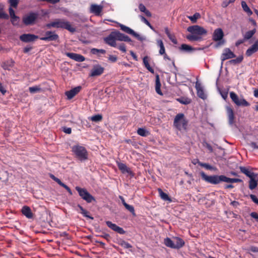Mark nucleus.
<instances>
[{"label": "nucleus", "instance_id": "f257e3e1", "mask_svg": "<svg viewBox=\"0 0 258 258\" xmlns=\"http://www.w3.org/2000/svg\"><path fill=\"white\" fill-rule=\"evenodd\" d=\"M200 174L202 179H203L208 183H210L213 184H218L221 182H225L227 183H236L243 182L242 180L240 178H231L223 175H214L208 176L206 175L203 171L201 172Z\"/></svg>", "mask_w": 258, "mask_h": 258}, {"label": "nucleus", "instance_id": "f03ea898", "mask_svg": "<svg viewBox=\"0 0 258 258\" xmlns=\"http://www.w3.org/2000/svg\"><path fill=\"white\" fill-rule=\"evenodd\" d=\"M187 30L191 33L186 37V39L190 41H200L202 40V35L207 34V31L199 25L189 26L187 28Z\"/></svg>", "mask_w": 258, "mask_h": 258}, {"label": "nucleus", "instance_id": "7ed1b4c3", "mask_svg": "<svg viewBox=\"0 0 258 258\" xmlns=\"http://www.w3.org/2000/svg\"><path fill=\"white\" fill-rule=\"evenodd\" d=\"M45 26L47 29L51 28H62L72 33L76 31V28L73 27L69 21L64 19H55L53 21L46 24Z\"/></svg>", "mask_w": 258, "mask_h": 258}, {"label": "nucleus", "instance_id": "20e7f679", "mask_svg": "<svg viewBox=\"0 0 258 258\" xmlns=\"http://www.w3.org/2000/svg\"><path fill=\"white\" fill-rule=\"evenodd\" d=\"M188 123V120L184 117V114L178 113L174 117L173 126L180 132H187Z\"/></svg>", "mask_w": 258, "mask_h": 258}, {"label": "nucleus", "instance_id": "39448f33", "mask_svg": "<svg viewBox=\"0 0 258 258\" xmlns=\"http://www.w3.org/2000/svg\"><path fill=\"white\" fill-rule=\"evenodd\" d=\"M72 152L76 158L81 161H84L88 158V153L86 148L79 145L74 146L72 147Z\"/></svg>", "mask_w": 258, "mask_h": 258}, {"label": "nucleus", "instance_id": "423d86ee", "mask_svg": "<svg viewBox=\"0 0 258 258\" xmlns=\"http://www.w3.org/2000/svg\"><path fill=\"white\" fill-rule=\"evenodd\" d=\"M224 33L221 28H217L215 29L213 34L212 39L217 43L215 44V47L218 48L225 43V40L223 39Z\"/></svg>", "mask_w": 258, "mask_h": 258}, {"label": "nucleus", "instance_id": "0eeeda50", "mask_svg": "<svg viewBox=\"0 0 258 258\" xmlns=\"http://www.w3.org/2000/svg\"><path fill=\"white\" fill-rule=\"evenodd\" d=\"M79 196L81 198L88 203H91L93 201H95V199L92 196L85 188H82L79 186L75 187Z\"/></svg>", "mask_w": 258, "mask_h": 258}, {"label": "nucleus", "instance_id": "6e6552de", "mask_svg": "<svg viewBox=\"0 0 258 258\" xmlns=\"http://www.w3.org/2000/svg\"><path fill=\"white\" fill-rule=\"evenodd\" d=\"M230 97L232 101L237 106L247 107L250 105V103L247 102L243 97L239 98L238 95L234 92L230 93Z\"/></svg>", "mask_w": 258, "mask_h": 258}, {"label": "nucleus", "instance_id": "1a4fd4ad", "mask_svg": "<svg viewBox=\"0 0 258 258\" xmlns=\"http://www.w3.org/2000/svg\"><path fill=\"white\" fill-rule=\"evenodd\" d=\"M39 14L37 12H30L22 18L23 23L26 26L34 25L38 19Z\"/></svg>", "mask_w": 258, "mask_h": 258}, {"label": "nucleus", "instance_id": "9d476101", "mask_svg": "<svg viewBox=\"0 0 258 258\" xmlns=\"http://www.w3.org/2000/svg\"><path fill=\"white\" fill-rule=\"evenodd\" d=\"M58 38V35L54 31H46L45 36L39 38L40 40L45 41H56Z\"/></svg>", "mask_w": 258, "mask_h": 258}, {"label": "nucleus", "instance_id": "9b49d317", "mask_svg": "<svg viewBox=\"0 0 258 258\" xmlns=\"http://www.w3.org/2000/svg\"><path fill=\"white\" fill-rule=\"evenodd\" d=\"M104 40L105 42L109 45L114 47H116L117 37L115 31L111 32L108 36L104 38Z\"/></svg>", "mask_w": 258, "mask_h": 258}, {"label": "nucleus", "instance_id": "f8f14e48", "mask_svg": "<svg viewBox=\"0 0 258 258\" xmlns=\"http://www.w3.org/2000/svg\"><path fill=\"white\" fill-rule=\"evenodd\" d=\"M119 27L121 30H122L123 31L127 34L132 35V36L136 38L138 40L140 41L143 40L144 39L139 34L135 32L133 29H132L130 27L121 24H119Z\"/></svg>", "mask_w": 258, "mask_h": 258}, {"label": "nucleus", "instance_id": "ddd939ff", "mask_svg": "<svg viewBox=\"0 0 258 258\" xmlns=\"http://www.w3.org/2000/svg\"><path fill=\"white\" fill-rule=\"evenodd\" d=\"M39 37L33 34H23L20 36V40L24 42L28 43L35 41Z\"/></svg>", "mask_w": 258, "mask_h": 258}, {"label": "nucleus", "instance_id": "4468645a", "mask_svg": "<svg viewBox=\"0 0 258 258\" xmlns=\"http://www.w3.org/2000/svg\"><path fill=\"white\" fill-rule=\"evenodd\" d=\"M104 71V68L99 64L95 65L91 70L90 77H96L101 76Z\"/></svg>", "mask_w": 258, "mask_h": 258}, {"label": "nucleus", "instance_id": "2eb2a0df", "mask_svg": "<svg viewBox=\"0 0 258 258\" xmlns=\"http://www.w3.org/2000/svg\"><path fill=\"white\" fill-rule=\"evenodd\" d=\"M235 56V54L229 48H225L221 55L222 64H223V61L225 60L234 58Z\"/></svg>", "mask_w": 258, "mask_h": 258}, {"label": "nucleus", "instance_id": "dca6fc26", "mask_svg": "<svg viewBox=\"0 0 258 258\" xmlns=\"http://www.w3.org/2000/svg\"><path fill=\"white\" fill-rule=\"evenodd\" d=\"M226 113L227 115L228 123L230 125H232L235 123V115L233 109L230 106L226 107Z\"/></svg>", "mask_w": 258, "mask_h": 258}, {"label": "nucleus", "instance_id": "f3484780", "mask_svg": "<svg viewBox=\"0 0 258 258\" xmlns=\"http://www.w3.org/2000/svg\"><path fill=\"white\" fill-rule=\"evenodd\" d=\"M106 224L108 227L120 234H124L125 233V231H124L122 228L117 226L115 224L112 223L111 221H106Z\"/></svg>", "mask_w": 258, "mask_h": 258}, {"label": "nucleus", "instance_id": "a211bd4d", "mask_svg": "<svg viewBox=\"0 0 258 258\" xmlns=\"http://www.w3.org/2000/svg\"><path fill=\"white\" fill-rule=\"evenodd\" d=\"M103 9V7L101 5L92 4L90 8V12L97 16H101Z\"/></svg>", "mask_w": 258, "mask_h": 258}, {"label": "nucleus", "instance_id": "6ab92c4d", "mask_svg": "<svg viewBox=\"0 0 258 258\" xmlns=\"http://www.w3.org/2000/svg\"><path fill=\"white\" fill-rule=\"evenodd\" d=\"M82 87L79 86L73 89H72L70 91H66L65 94L67 96L68 99H71L74 97L78 93H79Z\"/></svg>", "mask_w": 258, "mask_h": 258}, {"label": "nucleus", "instance_id": "aec40b11", "mask_svg": "<svg viewBox=\"0 0 258 258\" xmlns=\"http://www.w3.org/2000/svg\"><path fill=\"white\" fill-rule=\"evenodd\" d=\"M117 165L118 169L123 174L127 173L132 176H134V173L125 164L121 162H117Z\"/></svg>", "mask_w": 258, "mask_h": 258}, {"label": "nucleus", "instance_id": "412c9836", "mask_svg": "<svg viewBox=\"0 0 258 258\" xmlns=\"http://www.w3.org/2000/svg\"><path fill=\"white\" fill-rule=\"evenodd\" d=\"M66 54L70 58L77 61L82 62L85 60V57L80 54L72 52H67Z\"/></svg>", "mask_w": 258, "mask_h": 258}, {"label": "nucleus", "instance_id": "4be33fe9", "mask_svg": "<svg viewBox=\"0 0 258 258\" xmlns=\"http://www.w3.org/2000/svg\"><path fill=\"white\" fill-rule=\"evenodd\" d=\"M21 213L28 219H32L33 218L34 214L29 206H23L21 209Z\"/></svg>", "mask_w": 258, "mask_h": 258}, {"label": "nucleus", "instance_id": "5701e85b", "mask_svg": "<svg viewBox=\"0 0 258 258\" xmlns=\"http://www.w3.org/2000/svg\"><path fill=\"white\" fill-rule=\"evenodd\" d=\"M258 51V39L256 40L253 44L247 49L245 54L247 56H251L252 54Z\"/></svg>", "mask_w": 258, "mask_h": 258}, {"label": "nucleus", "instance_id": "b1692460", "mask_svg": "<svg viewBox=\"0 0 258 258\" xmlns=\"http://www.w3.org/2000/svg\"><path fill=\"white\" fill-rule=\"evenodd\" d=\"M195 88L197 90V95L201 99H205L207 97L206 95L204 93V91L199 82H196Z\"/></svg>", "mask_w": 258, "mask_h": 258}, {"label": "nucleus", "instance_id": "393cba45", "mask_svg": "<svg viewBox=\"0 0 258 258\" xmlns=\"http://www.w3.org/2000/svg\"><path fill=\"white\" fill-rule=\"evenodd\" d=\"M173 242L175 246L174 249H179L183 247L185 244L184 240L178 237H173Z\"/></svg>", "mask_w": 258, "mask_h": 258}, {"label": "nucleus", "instance_id": "a878e982", "mask_svg": "<svg viewBox=\"0 0 258 258\" xmlns=\"http://www.w3.org/2000/svg\"><path fill=\"white\" fill-rule=\"evenodd\" d=\"M15 64V61L12 59L7 60L3 62L1 65L2 67L5 70H11Z\"/></svg>", "mask_w": 258, "mask_h": 258}, {"label": "nucleus", "instance_id": "bb28decb", "mask_svg": "<svg viewBox=\"0 0 258 258\" xmlns=\"http://www.w3.org/2000/svg\"><path fill=\"white\" fill-rule=\"evenodd\" d=\"M117 40L122 41L125 42H131V39L127 35L120 33L118 31H115Z\"/></svg>", "mask_w": 258, "mask_h": 258}, {"label": "nucleus", "instance_id": "cd10ccee", "mask_svg": "<svg viewBox=\"0 0 258 258\" xmlns=\"http://www.w3.org/2000/svg\"><path fill=\"white\" fill-rule=\"evenodd\" d=\"M161 83L160 81V78L159 75L157 74L156 75V79H155V90L157 93H158L159 95H162V93L161 92V90L160 89L161 88Z\"/></svg>", "mask_w": 258, "mask_h": 258}, {"label": "nucleus", "instance_id": "c85d7f7f", "mask_svg": "<svg viewBox=\"0 0 258 258\" xmlns=\"http://www.w3.org/2000/svg\"><path fill=\"white\" fill-rule=\"evenodd\" d=\"M158 192L160 195L161 198L165 201L171 202V199L169 198L168 195L163 191L161 188L158 189Z\"/></svg>", "mask_w": 258, "mask_h": 258}, {"label": "nucleus", "instance_id": "c756f323", "mask_svg": "<svg viewBox=\"0 0 258 258\" xmlns=\"http://www.w3.org/2000/svg\"><path fill=\"white\" fill-rule=\"evenodd\" d=\"M241 7L243 10L247 13L248 16H251L252 14V12L247 6L246 3L245 1L241 2Z\"/></svg>", "mask_w": 258, "mask_h": 258}, {"label": "nucleus", "instance_id": "7c9ffc66", "mask_svg": "<svg viewBox=\"0 0 258 258\" xmlns=\"http://www.w3.org/2000/svg\"><path fill=\"white\" fill-rule=\"evenodd\" d=\"M143 63L146 68L152 74H154V70L152 68L149 63L148 56H145L143 58Z\"/></svg>", "mask_w": 258, "mask_h": 258}, {"label": "nucleus", "instance_id": "2f4dec72", "mask_svg": "<svg viewBox=\"0 0 258 258\" xmlns=\"http://www.w3.org/2000/svg\"><path fill=\"white\" fill-rule=\"evenodd\" d=\"M179 49L185 52H189L194 50L195 48L187 44H182L179 47Z\"/></svg>", "mask_w": 258, "mask_h": 258}, {"label": "nucleus", "instance_id": "473e14b6", "mask_svg": "<svg viewBox=\"0 0 258 258\" xmlns=\"http://www.w3.org/2000/svg\"><path fill=\"white\" fill-rule=\"evenodd\" d=\"M239 169L242 173H243L249 178L254 176V173L253 172H251L250 171H249L248 169L245 167L240 166Z\"/></svg>", "mask_w": 258, "mask_h": 258}, {"label": "nucleus", "instance_id": "72a5a7b5", "mask_svg": "<svg viewBox=\"0 0 258 258\" xmlns=\"http://www.w3.org/2000/svg\"><path fill=\"white\" fill-rule=\"evenodd\" d=\"M257 185V181L254 179L253 176L250 177L249 181V188L250 189H254Z\"/></svg>", "mask_w": 258, "mask_h": 258}, {"label": "nucleus", "instance_id": "f704fd0d", "mask_svg": "<svg viewBox=\"0 0 258 258\" xmlns=\"http://www.w3.org/2000/svg\"><path fill=\"white\" fill-rule=\"evenodd\" d=\"M164 243L166 246L168 247L174 248L175 246L174 245L173 240H172L170 238L167 237L165 238L164 240Z\"/></svg>", "mask_w": 258, "mask_h": 258}, {"label": "nucleus", "instance_id": "c9c22d12", "mask_svg": "<svg viewBox=\"0 0 258 258\" xmlns=\"http://www.w3.org/2000/svg\"><path fill=\"white\" fill-rule=\"evenodd\" d=\"M256 29L254 28L252 30L248 31L246 32L244 35V39L245 40H248L250 39L253 35L255 33Z\"/></svg>", "mask_w": 258, "mask_h": 258}, {"label": "nucleus", "instance_id": "e433bc0d", "mask_svg": "<svg viewBox=\"0 0 258 258\" xmlns=\"http://www.w3.org/2000/svg\"><path fill=\"white\" fill-rule=\"evenodd\" d=\"M137 133L142 137H147L150 135L149 132L144 128H139L137 130Z\"/></svg>", "mask_w": 258, "mask_h": 258}, {"label": "nucleus", "instance_id": "4c0bfd02", "mask_svg": "<svg viewBox=\"0 0 258 258\" xmlns=\"http://www.w3.org/2000/svg\"><path fill=\"white\" fill-rule=\"evenodd\" d=\"M157 44L160 47L159 54L163 55L165 53V49L163 41L161 40H158L157 41Z\"/></svg>", "mask_w": 258, "mask_h": 258}, {"label": "nucleus", "instance_id": "58836bf2", "mask_svg": "<svg viewBox=\"0 0 258 258\" xmlns=\"http://www.w3.org/2000/svg\"><path fill=\"white\" fill-rule=\"evenodd\" d=\"M201 17V15L199 13H196L193 16H188V18L192 22L196 23L198 19Z\"/></svg>", "mask_w": 258, "mask_h": 258}, {"label": "nucleus", "instance_id": "ea45409f", "mask_svg": "<svg viewBox=\"0 0 258 258\" xmlns=\"http://www.w3.org/2000/svg\"><path fill=\"white\" fill-rule=\"evenodd\" d=\"M177 100L180 103L184 105H187L191 102V100L187 98L181 97L177 99Z\"/></svg>", "mask_w": 258, "mask_h": 258}, {"label": "nucleus", "instance_id": "a19ab883", "mask_svg": "<svg viewBox=\"0 0 258 258\" xmlns=\"http://www.w3.org/2000/svg\"><path fill=\"white\" fill-rule=\"evenodd\" d=\"M243 56L240 55V56H239L238 57H237L235 59H231V60H229V62L230 63L236 64L240 63L243 60Z\"/></svg>", "mask_w": 258, "mask_h": 258}, {"label": "nucleus", "instance_id": "79ce46f5", "mask_svg": "<svg viewBox=\"0 0 258 258\" xmlns=\"http://www.w3.org/2000/svg\"><path fill=\"white\" fill-rule=\"evenodd\" d=\"M102 115L101 114H96L91 117L90 119L92 121L99 122L102 120Z\"/></svg>", "mask_w": 258, "mask_h": 258}, {"label": "nucleus", "instance_id": "37998d69", "mask_svg": "<svg viewBox=\"0 0 258 258\" xmlns=\"http://www.w3.org/2000/svg\"><path fill=\"white\" fill-rule=\"evenodd\" d=\"M198 163L200 166H201V167H204L205 168H206L207 170H211L213 169V167L208 163H202V162H201L200 161H199V160L198 161Z\"/></svg>", "mask_w": 258, "mask_h": 258}, {"label": "nucleus", "instance_id": "c03bdc74", "mask_svg": "<svg viewBox=\"0 0 258 258\" xmlns=\"http://www.w3.org/2000/svg\"><path fill=\"white\" fill-rule=\"evenodd\" d=\"M119 244L124 248H130L132 247V245L130 243L124 240H121Z\"/></svg>", "mask_w": 258, "mask_h": 258}, {"label": "nucleus", "instance_id": "a18cd8bd", "mask_svg": "<svg viewBox=\"0 0 258 258\" xmlns=\"http://www.w3.org/2000/svg\"><path fill=\"white\" fill-rule=\"evenodd\" d=\"M91 52L93 54H97L99 52L102 54H105L106 52L105 50L104 49H99L97 48H92L91 50Z\"/></svg>", "mask_w": 258, "mask_h": 258}, {"label": "nucleus", "instance_id": "49530a36", "mask_svg": "<svg viewBox=\"0 0 258 258\" xmlns=\"http://www.w3.org/2000/svg\"><path fill=\"white\" fill-rule=\"evenodd\" d=\"M41 89V88L38 86H33L29 88V92L31 93H35L39 92L40 91Z\"/></svg>", "mask_w": 258, "mask_h": 258}, {"label": "nucleus", "instance_id": "de8ad7c7", "mask_svg": "<svg viewBox=\"0 0 258 258\" xmlns=\"http://www.w3.org/2000/svg\"><path fill=\"white\" fill-rule=\"evenodd\" d=\"M124 207L125 209L127 210L128 211H130L133 215H135V209L133 206L127 204H125Z\"/></svg>", "mask_w": 258, "mask_h": 258}, {"label": "nucleus", "instance_id": "09e8293b", "mask_svg": "<svg viewBox=\"0 0 258 258\" xmlns=\"http://www.w3.org/2000/svg\"><path fill=\"white\" fill-rule=\"evenodd\" d=\"M11 21L12 24L14 26H19L20 18L19 17L16 16V18H11Z\"/></svg>", "mask_w": 258, "mask_h": 258}, {"label": "nucleus", "instance_id": "8fccbe9b", "mask_svg": "<svg viewBox=\"0 0 258 258\" xmlns=\"http://www.w3.org/2000/svg\"><path fill=\"white\" fill-rule=\"evenodd\" d=\"M9 3L11 7L16 8L19 3V0H9Z\"/></svg>", "mask_w": 258, "mask_h": 258}, {"label": "nucleus", "instance_id": "3c124183", "mask_svg": "<svg viewBox=\"0 0 258 258\" xmlns=\"http://www.w3.org/2000/svg\"><path fill=\"white\" fill-rule=\"evenodd\" d=\"M60 183V184H59V185H60L61 186L64 187L68 191V192L69 193V194L70 195H73V193H72V191L71 188L68 185L65 184L62 182H61Z\"/></svg>", "mask_w": 258, "mask_h": 258}, {"label": "nucleus", "instance_id": "603ef678", "mask_svg": "<svg viewBox=\"0 0 258 258\" xmlns=\"http://www.w3.org/2000/svg\"><path fill=\"white\" fill-rule=\"evenodd\" d=\"M169 39L172 41V42L174 44H177V40L173 34H171L170 36L168 37Z\"/></svg>", "mask_w": 258, "mask_h": 258}, {"label": "nucleus", "instance_id": "864d4df0", "mask_svg": "<svg viewBox=\"0 0 258 258\" xmlns=\"http://www.w3.org/2000/svg\"><path fill=\"white\" fill-rule=\"evenodd\" d=\"M81 213L85 217L88 218L91 220H93L94 218L88 215L89 212L85 210L84 212H81Z\"/></svg>", "mask_w": 258, "mask_h": 258}, {"label": "nucleus", "instance_id": "5fc2aeb1", "mask_svg": "<svg viewBox=\"0 0 258 258\" xmlns=\"http://www.w3.org/2000/svg\"><path fill=\"white\" fill-rule=\"evenodd\" d=\"M118 49L121 51L122 52L125 53L126 51L125 45L124 43L120 44L118 47Z\"/></svg>", "mask_w": 258, "mask_h": 258}, {"label": "nucleus", "instance_id": "6e6d98bb", "mask_svg": "<svg viewBox=\"0 0 258 258\" xmlns=\"http://www.w3.org/2000/svg\"><path fill=\"white\" fill-rule=\"evenodd\" d=\"M203 145L210 152H212L213 151V148L210 144L205 142Z\"/></svg>", "mask_w": 258, "mask_h": 258}, {"label": "nucleus", "instance_id": "4d7b16f0", "mask_svg": "<svg viewBox=\"0 0 258 258\" xmlns=\"http://www.w3.org/2000/svg\"><path fill=\"white\" fill-rule=\"evenodd\" d=\"M9 14H10L11 19L13 18H16L17 16L15 15V11L11 7H10L9 8Z\"/></svg>", "mask_w": 258, "mask_h": 258}, {"label": "nucleus", "instance_id": "13d9d810", "mask_svg": "<svg viewBox=\"0 0 258 258\" xmlns=\"http://www.w3.org/2000/svg\"><path fill=\"white\" fill-rule=\"evenodd\" d=\"M49 177L54 181L56 182L58 184H60V183L61 182V181L59 178L56 177L53 174H50Z\"/></svg>", "mask_w": 258, "mask_h": 258}, {"label": "nucleus", "instance_id": "bf43d9fd", "mask_svg": "<svg viewBox=\"0 0 258 258\" xmlns=\"http://www.w3.org/2000/svg\"><path fill=\"white\" fill-rule=\"evenodd\" d=\"M108 59L112 62H115L116 61L117 58L115 55H110L108 57Z\"/></svg>", "mask_w": 258, "mask_h": 258}, {"label": "nucleus", "instance_id": "052dcab7", "mask_svg": "<svg viewBox=\"0 0 258 258\" xmlns=\"http://www.w3.org/2000/svg\"><path fill=\"white\" fill-rule=\"evenodd\" d=\"M62 131L67 134H71L72 133V128L71 127H63Z\"/></svg>", "mask_w": 258, "mask_h": 258}, {"label": "nucleus", "instance_id": "680f3d73", "mask_svg": "<svg viewBox=\"0 0 258 258\" xmlns=\"http://www.w3.org/2000/svg\"><path fill=\"white\" fill-rule=\"evenodd\" d=\"M250 199H251V200L254 202L255 203V204H256L257 205H258V199L256 198V197L254 195H250Z\"/></svg>", "mask_w": 258, "mask_h": 258}, {"label": "nucleus", "instance_id": "e2e57ef3", "mask_svg": "<svg viewBox=\"0 0 258 258\" xmlns=\"http://www.w3.org/2000/svg\"><path fill=\"white\" fill-rule=\"evenodd\" d=\"M97 236H100V237H103L107 241H109L110 239V236L109 234H108L107 233H105L103 235H97Z\"/></svg>", "mask_w": 258, "mask_h": 258}, {"label": "nucleus", "instance_id": "0e129e2a", "mask_svg": "<svg viewBox=\"0 0 258 258\" xmlns=\"http://www.w3.org/2000/svg\"><path fill=\"white\" fill-rule=\"evenodd\" d=\"M139 9L140 10V11L142 12H145V11L147 10L146 8L145 7V6L142 4H140L139 6Z\"/></svg>", "mask_w": 258, "mask_h": 258}, {"label": "nucleus", "instance_id": "69168bd1", "mask_svg": "<svg viewBox=\"0 0 258 258\" xmlns=\"http://www.w3.org/2000/svg\"><path fill=\"white\" fill-rule=\"evenodd\" d=\"M220 93L222 98L226 100L228 96V92L227 91H221Z\"/></svg>", "mask_w": 258, "mask_h": 258}, {"label": "nucleus", "instance_id": "338daca9", "mask_svg": "<svg viewBox=\"0 0 258 258\" xmlns=\"http://www.w3.org/2000/svg\"><path fill=\"white\" fill-rule=\"evenodd\" d=\"M250 216L256 219L257 221H258V214H257L256 212H252L250 213Z\"/></svg>", "mask_w": 258, "mask_h": 258}, {"label": "nucleus", "instance_id": "774afa93", "mask_svg": "<svg viewBox=\"0 0 258 258\" xmlns=\"http://www.w3.org/2000/svg\"><path fill=\"white\" fill-rule=\"evenodd\" d=\"M249 250L253 252H258V247L251 246L250 247Z\"/></svg>", "mask_w": 258, "mask_h": 258}]
</instances>
